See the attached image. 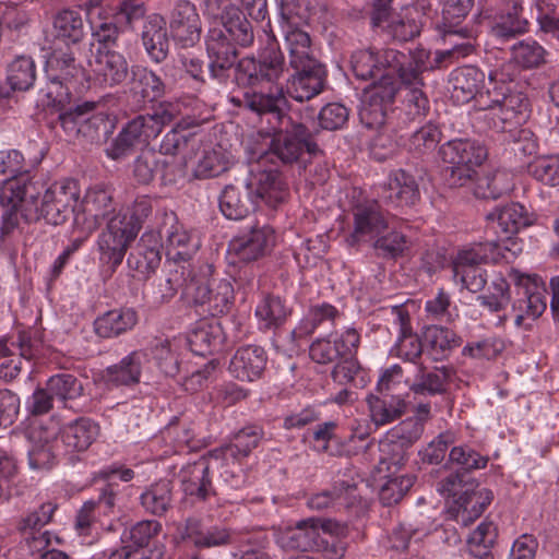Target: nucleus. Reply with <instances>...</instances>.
<instances>
[{
	"mask_svg": "<svg viewBox=\"0 0 559 559\" xmlns=\"http://www.w3.org/2000/svg\"><path fill=\"white\" fill-rule=\"evenodd\" d=\"M56 41L59 45L75 46L84 37V22L79 11L64 9L52 21Z\"/></svg>",
	"mask_w": 559,
	"mask_h": 559,
	"instance_id": "obj_41",
	"label": "nucleus"
},
{
	"mask_svg": "<svg viewBox=\"0 0 559 559\" xmlns=\"http://www.w3.org/2000/svg\"><path fill=\"white\" fill-rule=\"evenodd\" d=\"M438 155L445 167L442 179L450 189L471 186L477 175L476 168L488 157L486 145L475 139H452L439 146Z\"/></svg>",
	"mask_w": 559,
	"mask_h": 559,
	"instance_id": "obj_5",
	"label": "nucleus"
},
{
	"mask_svg": "<svg viewBox=\"0 0 559 559\" xmlns=\"http://www.w3.org/2000/svg\"><path fill=\"white\" fill-rule=\"evenodd\" d=\"M396 92L397 88L393 84L383 86L369 83L366 87H362L358 109L360 121L369 128L382 124L384 121L385 105L393 102Z\"/></svg>",
	"mask_w": 559,
	"mask_h": 559,
	"instance_id": "obj_16",
	"label": "nucleus"
},
{
	"mask_svg": "<svg viewBox=\"0 0 559 559\" xmlns=\"http://www.w3.org/2000/svg\"><path fill=\"white\" fill-rule=\"evenodd\" d=\"M223 342V330L216 320L200 321L188 336L191 350L200 356H205L218 349Z\"/></svg>",
	"mask_w": 559,
	"mask_h": 559,
	"instance_id": "obj_40",
	"label": "nucleus"
},
{
	"mask_svg": "<svg viewBox=\"0 0 559 559\" xmlns=\"http://www.w3.org/2000/svg\"><path fill=\"white\" fill-rule=\"evenodd\" d=\"M486 218L496 234L506 235L508 238L533 225L535 221L533 214L518 202L496 207L486 215Z\"/></svg>",
	"mask_w": 559,
	"mask_h": 559,
	"instance_id": "obj_21",
	"label": "nucleus"
},
{
	"mask_svg": "<svg viewBox=\"0 0 559 559\" xmlns=\"http://www.w3.org/2000/svg\"><path fill=\"white\" fill-rule=\"evenodd\" d=\"M380 456L374 472L396 474L408 461V449L386 436L379 445Z\"/></svg>",
	"mask_w": 559,
	"mask_h": 559,
	"instance_id": "obj_50",
	"label": "nucleus"
},
{
	"mask_svg": "<svg viewBox=\"0 0 559 559\" xmlns=\"http://www.w3.org/2000/svg\"><path fill=\"white\" fill-rule=\"evenodd\" d=\"M277 544L284 549L312 551L322 548L325 542L318 531L314 518H308L281 532Z\"/></svg>",
	"mask_w": 559,
	"mask_h": 559,
	"instance_id": "obj_26",
	"label": "nucleus"
},
{
	"mask_svg": "<svg viewBox=\"0 0 559 559\" xmlns=\"http://www.w3.org/2000/svg\"><path fill=\"white\" fill-rule=\"evenodd\" d=\"M217 462L211 452L209 457L202 456L198 461L185 465L178 474L183 492L200 500H206L210 495L214 493L210 468L213 463Z\"/></svg>",
	"mask_w": 559,
	"mask_h": 559,
	"instance_id": "obj_20",
	"label": "nucleus"
},
{
	"mask_svg": "<svg viewBox=\"0 0 559 559\" xmlns=\"http://www.w3.org/2000/svg\"><path fill=\"white\" fill-rule=\"evenodd\" d=\"M352 213L355 219L352 240L374 241L388 228L385 214L374 199H358L355 204L352 202Z\"/></svg>",
	"mask_w": 559,
	"mask_h": 559,
	"instance_id": "obj_11",
	"label": "nucleus"
},
{
	"mask_svg": "<svg viewBox=\"0 0 559 559\" xmlns=\"http://www.w3.org/2000/svg\"><path fill=\"white\" fill-rule=\"evenodd\" d=\"M448 377L449 374L444 369L427 371L424 367H420L409 389L416 394H440L445 391Z\"/></svg>",
	"mask_w": 559,
	"mask_h": 559,
	"instance_id": "obj_61",
	"label": "nucleus"
},
{
	"mask_svg": "<svg viewBox=\"0 0 559 559\" xmlns=\"http://www.w3.org/2000/svg\"><path fill=\"white\" fill-rule=\"evenodd\" d=\"M169 29L175 43L181 48L193 47L201 38V20L195 5L178 0L170 14Z\"/></svg>",
	"mask_w": 559,
	"mask_h": 559,
	"instance_id": "obj_12",
	"label": "nucleus"
},
{
	"mask_svg": "<svg viewBox=\"0 0 559 559\" xmlns=\"http://www.w3.org/2000/svg\"><path fill=\"white\" fill-rule=\"evenodd\" d=\"M264 436V431L257 425L241 428L230 439V442L212 451L215 461H233L241 463L255 449Z\"/></svg>",
	"mask_w": 559,
	"mask_h": 559,
	"instance_id": "obj_29",
	"label": "nucleus"
},
{
	"mask_svg": "<svg viewBox=\"0 0 559 559\" xmlns=\"http://www.w3.org/2000/svg\"><path fill=\"white\" fill-rule=\"evenodd\" d=\"M378 74L380 83L378 85L388 86L393 82L395 75L399 76L402 84H409L416 80V71L406 69L407 56L395 49H383L377 52Z\"/></svg>",
	"mask_w": 559,
	"mask_h": 559,
	"instance_id": "obj_35",
	"label": "nucleus"
},
{
	"mask_svg": "<svg viewBox=\"0 0 559 559\" xmlns=\"http://www.w3.org/2000/svg\"><path fill=\"white\" fill-rule=\"evenodd\" d=\"M486 257L474 245L459 250L452 260L454 281L471 293L481 292L488 282L487 272L481 267L487 263Z\"/></svg>",
	"mask_w": 559,
	"mask_h": 559,
	"instance_id": "obj_10",
	"label": "nucleus"
},
{
	"mask_svg": "<svg viewBox=\"0 0 559 559\" xmlns=\"http://www.w3.org/2000/svg\"><path fill=\"white\" fill-rule=\"evenodd\" d=\"M274 245V229L266 224H254L247 233L235 237L229 248L239 260L251 262L266 255Z\"/></svg>",
	"mask_w": 559,
	"mask_h": 559,
	"instance_id": "obj_13",
	"label": "nucleus"
},
{
	"mask_svg": "<svg viewBox=\"0 0 559 559\" xmlns=\"http://www.w3.org/2000/svg\"><path fill=\"white\" fill-rule=\"evenodd\" d=\"M338 316L336 308L330 304L312 306L299 325L293 331L297 337L311 335L324 321H333Z\"/></svg>",
	"mask_w": 559,
	"mask_h": 559,
	"instance_id": "obj_63",
	"label": "nucleus"
},
{
	"mask_svg": "<svg viewBox=\"0 0 559 559\" xmlns=\"http://www.w3.org/2000/svg\"><path fill=\"white\" fill-rule=\"evenodd\" d=\"M128 258V264L143 275L154 272L160 263L158 240L153 233L142 235L136 249Z\"/></svg>",
	"mask_w": 559,
	"mask_h": 559,
	"instance_id": "obj_42",
	"label": "nucleus"
},
{
	"mask_svg": "<svg viewBox=\"0 0 559 559\" xmlns=\"http://www.w3.org/2000/svg\"><path fill=\"white\" fill-rule=\"evenodd\" d=\"M47 80L45 87L39 91L38 103L44 108L63 110L71 100V92L68 86L69 82L52 78H47Z\"/></svg>",
	"mask_w": 559,
	"mask_h": 559,
	"instance_id": "obj_55",
	"label": "nucleus"
},
{
	"mask_svg": "<svg viewBox=\"0 0 559 559\" xmlns=\"http://www.w3.org/2000/svg\"><path fill=\"white\" fill-rule=\"evenodd\" d=\"M473 193L478 199L497 200L512 190L510 175L506 171L496 170L483 176L475 177Z\"/></svg>",
	"mask_w": 559,
	"mask_h": 559,
	"instance_id": "obj_46",
	"label": "nucleus"
},
{
	"mask_svg": "<svg viewBox=\"0 0 559 559\" xmlns=\"http://www.w3.org/2000/svg\"><path fill=\"white\" fill-rule=\"evenodd\" d=\"M285 45L288 50L292 69L318 61L313 56L310 36L301 28L287 25L285 29Z\"/></svg>",
	"mask_w": 559,
	"mask_h": 559,
	"instance_id": "obj_43",
	"label": "nucleus"
},
{
	"mask_svg": "<svg viewBox=\"0 0 559 559\" xmlns=\"http://www.w3.org/2000/svg\"><path fill=\"white\" fill-rule=\"evenodd\" d=\"M393 323L397 326L399 338L395 345L397 355L409 361L420 357L424 344L417 335L412 333L409 314L403 306H394L391 309Z\"/></svg>",
	"mask_w": 559,
	"mask_h": 559,
	"instance_id": "obj_37",
	"label": "nucleus"
},
{
	"mask_svg": "<svg viewBox=\"0 0 559 559\" xmlns=\"http://www.w3.org/2000/svg\"><path fill=\"white\" fill-rule=\"evenodd\" d=\"M285 69L284 56L274 45H269L258 56H247L237 64L235 80L247 88L241 96H230L229 103L238 109L266 118L270 150L255 165L278 158L283 164L297 163L305 154H316L318 145L310 141L308 129L289 116L290 104L284 87L278 83Z\"/></svg>",
	"mask_w": 559,
	"mask_h": 559,
	"instance_id": "obj_1",
	"label": "nucleus"
},
{
	"mask_svg": "<svg viewBox=\"0 0 559 559\" xmlns=\"http://www.w3.org/2000/svg\"><path fill=\"white\" fill-rule=\"evenodd\" d=\"M129 92L138 103L145 104L163 97L166 85L154 71L145 67L133 66L131 68Z\"/></svg>",
	"mask_w": 559,
	"mask_h": 559,
	"instance_id": "obj_34",
	"label": "nucleus"
},
{
	"mask_svg": "<svg viewBox=\"0 0 559 559\" xmlns=\"http://www.w3.org/2000/svg\"><path fill=\"white\" fill-rule=\"evenodd\" d=\"M43 430L31 432L32 445L28 449V465L34 471L50 469L60 454L59 440H49Z\"/></svg>",
	"mask_w": 559,
	"mask_h": 559,
	"instance_id": "obj_39",
	"label": "nucleus"
},
{
	"mask_svg": "<svg viewBox=\"0 0 559 559\" xmlns=\"http://www.w3.org/2000/svg\"><path fill=\"white\" fill-rule=\"evenodd\" d=\"M528 21L523 15L521 0H512L511 7L501 11L491 26V34L501 41L510 40L528 32Z\"/></svg>",
	"mask_w": 559,
	"mask_h": 559,
	"instance_id": "obj_36",
	"label": "nucleus"
},
{
	"mask_svg": "<svg viewBox=\"0 0 559 559\" xmlns=\"http://www.w3.org/2000/svg\"><path fill=\"white\" fill-rule=\"evenodd\" d=\"M90 66L97 81L105 86L120 85L129 75L126 57L112 49L97 48Z\"/></svg>",
	"mask_w": 559,
	"mask_h": 559,
	"instance_id": "obj_19",
	"label": "nucleus"
},
{
	"mask_svg": "<svg viewBox=\"0 0 559 559\" xmlns=\"http://www.w3.org/2000/svg\"><path fill=\"white\" fill-rule=\"evenodd\" d=\"M381 199L389 205H413L419 199V189L415 178L404 169L392 171L383 183Z\"/></svg>",
	"mask_w": 559,
	"mask_h": 559,
	"instance_id": "obj_30",
	"label": "nucleus"
},
{
	"mask_svg": "<svg viewBox=\"0 0 559 559\" xmlns=\"http://www.w3.org/2000/svg\"><path fill=\"white\" fill-rule=\"evenodd\" d=\"M293 70L294 73L287 81L285 95L288 94L297 102H305L319 95L324 90L326 72L319 61Z\"/></svg>",
	"mask_w": 559,
	"mask_h": 559,
	"instance_id": "obj_14",
	"label": "nucleus"
},
{
	"mask_svg": "<svg viewBox=\"0 0 559 559\" xmlns=\"http://www.w3.org/2000/svg\"><path fill=\"white\" fill-rule=\"evenodd\" d=\"M287 194L286 183L277 169L253 166L245 178L226 185L218 199L219 210L228 219H241L255 211L260 202L276 207Z\"/></svg>",
	"mask_w": 559,
	"mask_h": 559,
	"instance_id": "obj_3",
	"label": "nucleus"
},
{
	"mask_svg": "<svg viewBox=\"0 0 559 559\" xmlns=\"http://www.w3.org/2000/svg\"><path fill=\"white\" fill-rule=\"evenodd\" d=\"M528 106V99L522 92L504 86L500 90L487 88L478 98V108L489 111L492 121L490 127L499 132L524 121Z\"/></svg>",
	"mask_w": 559,
	"mask_h": 559,
	"instance_id": "obj_8",
	"label": "nucleus"
},
{
	"mask_svg": "<svg viewBox=\"0 0 559 559\" xmlns=\"http://www.w3.org/2000/svg\"><path fill=\"white\" fill-rule=\"evenodd\" d=\"M162 530L159 522L155 520H144L134 524L129 531V538L133 546L128 545L131 551L141 550L146 559H159L163 555L162 549H147L150 543L158 535Z\"/></svg>",
	"mask_w": 559,
	"mask_h": 559,
	"instance_id": "obj_47",
	"label": "nucleus"
},
{
	"mask_svg": "<svg viewBox=\"0 0 559 559\" xmlns=\"http://www.w3.org/2000/svg\"><path fill=\"white\" fill-rule=\"evenodd\" d=\"M181 540L192 544L197 548H211L233 543L234 535L227 527L206 526L195 518H189L178 527Z\"/></svg>",
	"mask_w": 559,
	"mask_h": 559,
	"instance_id": "obj_17",
	"label": "nucleus"
},
{
	"mask_svg": "<svg viewBox=\"0 0 559 559\" xmlns=\"http://www.w3.org/2000/svg\"><path fill=\"white\" fill-rule=\"evenodd\" d=\"M498 240H491L480 243H475V248L477 250H481V252L486 253V262L498 263L500 261H509L512 258H515L519 251H521V247L512 236L506 237V235L498 234Z\"/></svg>",
	"mask_w": 559,
	"mask_h": 559,
	"instance_id": "obj_58",
	"label": "nucleus"
},
{
	"mask_svg": "<svg viewBox=\"0 0 559 559\" xmlns=\"http://www.w3.org/2000/svg\"><path fill=\"white\" fill-rule=\"evenodd\" d=\"M179 114L178 105L162 102L153 108L151 114L135 117L122 128L107 148L108 156L120 159L129 155L135 146L147 145L166 126L173 124Z\"/></svg>",
	"mask_w": 559,
	"mask_h": 559,
	"instance_id": "obj_4",
	"label": "nucleus"
},
{
	"mask_svg": "<svg viewBox=\"0 0 559 559\" xmlns=\"http://www.w3.org/2000/svg\"><path fill=\"white\" fill-rule=\"evenodd\" d=\"M99 432L98 425L90 418L81 417L66 425L60 433L59 443L64 454H73L87 450Z\"/></svg>",
	"mask_w": 559,
	"mask_h": 559,
	"instance_id": "obj_33",
	"label": "nucleus"
},
{
	"mask_svg": "<svg viewBox=\"0 0 559 559\" xmlns=\"http://www.w3.org/2000/svg\"><path fill=\"white\" fill-rule=\"evenodd\" d=\"M214 33L222 34L224 41L236 49L248 48L254 41V31L250 21L240 10L233 7L223 14L222 27L210 29L207 36H213Z\"/></svg>",
	"mask_w": 559,
	"mask_h": 559,
	"instance_id": "obj_28",
	"label": "nucleus"
},
{
	"mask_svg": "<svg viewBox=\"0 0 559 559\" xmlns=\"http://www.w3.org/2000/svg\"><path fill=\"white\" fill-rule=\"evenodd\" d=\"M81 204L88 231L97 229L105 221L108 223L117 215L111 192L98 186L87 190Z\"/></svg>",
	"mask_w": 559,
	"mask_h": 559,
	"instance_id": "obj_27",
	"label": "nucleus"
},
{
	"mask_svg": "<svg viewBox=\"0 0 559 559\" xmlns=\"http://www.w3.org/2000/svg\"><path fill=\"white\" fill-rule=\"evenodd\" d=\"M136 228L138 225L127 223V215H114L98 237L100 260L116 270L122 263L129 246L136 238Z\"/></svg>",
	"mask_w": 559,
	"mask_h": 559,
	"instance_id": "obj_9",
	"label": "nucleus"
},
{
	"mask_svg": "<svg viewBox=\"0 0 559 559\" xmlns=\"http://www.w3.org/2000/svg\"><path fill=\"white\" fill-rule=\"evenodd\" d=\"M96 108V103L84 102L75 107H64L63 110H53L58 112V122L69 138H73L80 133V124L88 121L92 112Z\"/></svg>",
	"mask_w": 559,
	"mask_h": 559,
	"instance_id": "obj_57",
	"label": "nucleus"
},
{
	"mask_svg": "<svg viewBox=\"0 0 559 559\" xmlns=\"http://www.w3.org/2000/svg\"><path fill=\"white\" fill-rule=\"evenodd\" d=\"M46 385L48 391L69 408H73L72 403L81 397L84 392L82 382L71 373L51 376Z\"/></svg>",
	"mask_w": 559,
	"mask_h": 559,
	"instance_id": "obj_53",
	"label": "nucleus"
},
{
	"mask_svg": "<svg viewBox=\"0 0 559 559\" xmlns=\"http://www.w3.org/2000/svg\"><path fill=\"white\" fill-rule=\"evenodd\" d=\"M141 504L146 512L163 516L173 507V485L169 480H160L152 485L141 495Z\"/></svg>",
	"mask_w": 559,
	"mask_h": 559,
	"instance_id": "obj_52",
	"label": "nucleus"
},
{
	"mask_svg": "<svg viewBox=\"0 0 559 559\" xmlns=\"http://www.w3.org/2000/svg\"><path fill=\"white\" fill-rule=\"evenodd\" d=\"M142 44L152 61L163 62L169 52V39L166 21L159 14H151L146 17L141 33Z\"/></svg>",
	"mask_w": 559,
	"mask_h": 559,
	"instance_id": "obj_32",
	"label": "nucleus"
},
{
	"mask_svg": "<svg viewBox=\"0 0 559 559\" xmlns=\"http://www.w3.org/2000/svg\"><path fill=\"white\" fill-rule=\"evenodd\" d=\"M510 50L511 62L523 70L537 69L547 62V50L532 38L515 43Z\"/></svg>",
	"mask_w": 559,
	"mask_h": 559,
	"instance_id": "obj_45",
	"label": "nucleus"
},
{
	"mask_svg": "<svg viewBox=\"0 0 559 559\" xmlns=\"http://www.w3.org/2000/svg\"><path fill=\"white\" fill-rule=\"evenodd\" d=\"M509 278L515 288L511 302L514 324L519 329L531 331L535 322L547 309V296H550L549 284L539 277L510 270Z\"/></svg>",
	"mask_w": 559,
	"mask_h": 559,
	"instance_id": "obj_7",
	"label": "nucleus"
},
{
	"mask_svg": "<svg viewBox=\"0 0 559 559\" xmlns=\"http://www.w3.org/2000/svg\"><path fill=\"white\" fill-rule=\"evenodd\" d=\"M159 236L165 240L167 259L175 264L189 261L199 249L198 239L177 222L174 214L166 216Z\"/></svg>",
	"mask_w": 559,
	"mask_h": 559,
	"instance_id": "obj_15",
	"label": "nucleus"
},
{
	"mask_svg": "<svg viewBox=\"0 0 559 559\" xmlns=\"http://www.w3.org/2000/svg\"><path fill=\"white\" fill-rule=\"evenodd\" d=\"M492 499L493 493L490 489L467 488L463 495L454 499L453 504L448 508L447 514L450 519L466 526L483 514Z\"/></svg>",
	"mask_w": 559,
	"mask_h": 559,
	"instance_id": "obj_22",
	"label": "nucleus"
},
{
	"mask_svg": "<svg viewBox=\"0 0 559 559\" xmlns=\"http://www.w3.org/2000/svg\"><path fill=\"white\" fill-rule=\"evenodd\" d=\"M46 60V75L71 82L84 75L83 67L76 61L75 46L55 43Z\"/></svg>",
	"mask_w": 559,
	"mask_h": 559,
	"instance_id": "obj_31",
	"label": "nucleus"
},
{
	"mask_svg": "<svg viewBox=\"0 0 559 559\" xmlns=\"http://www.w3.org/2000/svg\"><path fill=\"white\" fill-rule=\"evenodd\" d=\"M267 364V354L259 345L239 347L228 365V371L239 381L253 382L262 378Z\"/></svg>",
	"mask_w": 559,
	"mask_h": 559,
	"instance_id": "obj_18",
	"label": "nucleus"
},
{
	"mask_svg": "<svg viewBox=\"0 0 559 559\" xmlns=\"http://www.w3.org/2000/svg\"><path fill=\"white\" fill-rule=\"evenodd\" d=\"M461 344L462 338L448 328L432 325L424 333V345L435 360L447 358Z\"/></svg>",
	"mask_w": 559,
	"mask_h": 559,
	"instance_id": "obj_44",
	"label": "nucleus"
},
{
	"mask_svg": "<svg viewBox=\"0 0 559 559\" xmlns=\"http://www.w3.org/2000/svg\"><path fill=\"white\" fill-rule=\"evenodd\" d=\"M424 84H403V112L408 121L420 122L429 111V100L420 86Z\"/></svg>",
	"mask_w": 559,
	"mask_h": 559,
	"instance_id": "obj_56",
	"label": "nucleus"
},
{
	"mask_svg": "<svg viewBox=\"0 0 559 559\" xmlns=\"http://www.w3.org/2000/svg\"><path fill=\"white\" fill-rule=\"evenodd\" d=\"M380 478H386V481L381 486L379 498L384 506H392L400 502L406 492L414 485V477L409 475L395 476L396 474L382 473Z\"/></svg>",
	"mask_w": 559,
	"mask_h": 559,
	"instance_id": "obj_59",
	"label": "nucleus"
},
{
	"mask_svg": "<svg viewBox=\"0 0 559 559\" xmlns=\"http://www.w3.org/2000/svg\"><path fill=\"white\" fill-rule=\"evenodd\" d=\"M36 79V66L31 57H17L8 67L7 83L13 91H27Z\"/></svg>",
	"mask_w": 559,
	"mask_h": 559,
	"instance_id": "obj_54",
	"label": "nucleus"
},
{
	"mask_svg": "<svg viewBox=\"0 0 559 559\" xmlns=\"http://www.w3.org/2000/svg\"><path fill=\"white\" fill-rule=\"evenodd\" d=\"M185 272L176 269L156 277L151 287V299L154 305H163L169 302L189 280L185 278Z\"/></svg>",
	"mask_w": 559,
	"mask_h": 559,
	"instance_id": "obj_48",
	"label": "nucleus"
},
{
	"mask_svg": "<svg viewBox=\"0 0 559 559\" xmlns=\"http://www.w3.org/2000/svg\"><path fill=\"white\" fill-rule=\"evenodd\" d=\"M148 361L145 350H133L124 356L118 364L107 367L103 379L107 385L132 386L140 383L141 374Z\"/></svg>",
	"mask_w": 559,
	"mask_h": 559,
	"instance_id": "obj_23",
	"label": "nucleus"
},
{
	"mask_svg": "<svg viewBox=\"0 0 559 559\" xmlns=\"http://www.w3.org/2000/svg\"><path fill=\"white\" fill-rule=\"evenodd\" d=\"M511 284L513 283L509 277L506 278L501 274H497L489 283L487 293L478 295L476 300L489 312H500L504 310L511 301Z\"/></svg>",
	"mask_w": 559,
	"mask_h": 559,
	"instance_id": "obj_51",
	"label": "nucleus"
},
{
	"mask_svg": "<svg viewBox=\"0 0 559 559\" xmlns=\"http://www.w3.org/2000/svg\"><path fill=\"white\" fill-rule=\"evenodd\" d=\"M527 171L537 181L550 186H559V155H543L535 157L527 165Z\"/></svg>",
	"mask_w": 559,
	"mask_h": 559,
	"instance_id": "obj_60",
	"label": "nucleus"
},
{
	"mask_svg": "<svg viewBox=\"0 0 559 559\" xmlns=\"http://www.w3.org/2000/svg\"><path fill=\"white\" fill-rule=\"evenodd\" d=\"M206 51L210 58L207 66L210 76L218 82H225L229 76V70L243 59L241 58L236 63L238 50L233 45L224 41V37L219 33H214L213 36H206ZM236 70L234 71V75ZM236 82V80L234 79Z\"/></svg>",
	"mask_w": 559,
	"mask_h": 559,
	"instance_id": "obj_25",
	"label": "nucleus"
},
{
	"mask_svg": "<svg viewBox=\"0 0 559 559\" xmlns=\"http://www.w3.org/2000/svg\"><path fill=\"white\" fill-rule=\"evenodd\" d=\"M194 135L179 124L173 127L162 139L158 145L159 154L175 157L182 154L188 147H194Z\"/></svg>",
	"mask_w": 559,
	"mask_h": 559,
	"instance_id": "obj_62",
	"label": "nucleus"
},
{
	"mask_svg": "<svg viewBox=\"0 0 559 559\" xmlns=\"http://www.w3.org/2000/svg\"><path fill=\"white\" fill-rule=\"evenodd\" d=\"M138 323V313L131 308L109 310L94 321L95 333L103 338L117 337Z\"/></svg>",
	"mask_w": 559,
	"mask_h": 559,
	"instance_id": "obj_38",
	"label": "nucleus"
},
{
	"mask_svg": "<svg viewBox=\"0 0 559 559\" xmlns=\"http://www.w3.org/2000/svg\"><path fill=\"white\" fill-rule=\"evenodd\" d=\"M485 73L477 67L468 66L454 70L450 76L451 98L457 104H466L475 100L478 107V98L485 94Z\"/></svg>",
	"mask_w": 559,
	"mask_h": 559,
	"instance_id": "obj_24",
	"label": "nucleus"
},
{
	"mask_svg": "<svg viewBox=\"0 0 559 559\" xmlns=\"http://www.w3.org/2000/svg\"><path fill=\"white\" fill-rule=\"evenodd\" d=\"M151 354L159 370L167 377H175L180 369L179 358L169 340H159L151 347Z\"/></svg>",
	"mask_w": 559,
	"mask_h": 559,
	"instance_id": "obj_64",
	"label": "nucleus"
},
{
	"mask_svg": "<svg viewBox=\"0 0 559 559\" xmlns=\"http://www.w3.org/2000/svg\"><path fill=\"white\" fill-rule=\"evenodd\" d=\"M213 271V265L202 263L198 273L190 272L182 298L189 304L206 306V311L216 317L227 313L233 307L234 288L228 280H211Z\"/></svg>",
	"mask_w": 559,
	"mask_h": 559,
	"instance_id": "obj_6",
	"label": "nucleus"
},
{
	"mask_svg": "<svg viewBox=\"0 0 559 559\" xmlns=\"http://www.w3.org/2000/svg\"><path fill=\"white\" fill-rule=\"evenodd\" d=\"M290 314L286 302L278 296L269 295L258 305L255 316L259 319L260 328L263 330H275L284 324Z\"/></svg>",
	"mask_w": 559,
	"mask_h": 559,
	"instance_id": "obj_49",
	"label": "nucleus"
},
{
	"mask_svg": "<svg viewBox=\"0 0 559 559\" xmlns=\"http://www.w3.org/2000/svg\"><path fill=\"white\" fill-rule=\"evenodd\" d=\"M81 189L74 179L64 178L41 191V185L29 177L14 179L4 191V200L22 202L24 222L44 219L48 225L60 226L74 216L79 223L76 207Z\"/></svg>",
	"mask_w": 559,
	"mask_h": 559,
	"instance_id": "obj_2",
	"label": "nucleus"
}]
</instances>
